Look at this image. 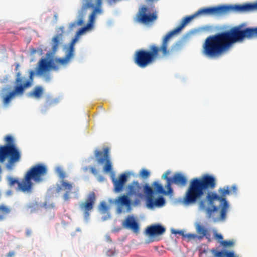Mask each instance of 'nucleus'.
<instances>
[{
    "label": "nucleus",
    "instance_id": "obj_15",
    "mask_svg": "<svg viewBox=\"0 0 257 257\" xmlns=\"http://www.w3.org/2000/svg\"><path fill=\"white\" fill-rule=\"evenodd\" d=\"M127 175L123 173L120 174L118 179L112 177V181L114 185V190L116 192L121 191L127 180Z\"/></svg>",
    "mask_w": 257,
    "mask_h": 257
},
{
    "label": "nucleus",
    "instance_id": "obj_29",
    "mask_svg": "<svg viewBox=\"0 0 257 257\" xmlns=\"http://www.w3.org/2000/svg\"><path fill=\"white\" fill-rule=\"evenodd\" d=\"M220 242L221 244L225 247L232 246H233V245L234 244V242L232 241H230V240L221 241Z\"/></svg>",
    "mask_w": 257,
    "mask_h": 257
},
{
    "label": "nucleus",
    "instance_id": "obj_37",
    "mask_svg": "<svg viewBox=\"0 0 257 257\" xmlns=\"http://www.w3.org/2000/svg\"><path fill=\"white\" fill-rule=\"evenodd\" d=\"M32 234V230L28 229L26 231V235L27 236H30Z\"/></svg>",
    "mask_w": 257,
    "mask_h": 257
},
{
    "label": "nucleus",
    "instance_id": "obj_16",
    "mask_svg": "<svg viewBox=\"0 0 257 257\" xmlns=\"http://www.w3.org/2000/svg\"><path fill=\"white\" fill-rule=\"evenodd\" d=\"M166 229L160 224H154L148 226L146 229V234L150 236L162 235Z\"/></svg>",
    "mask_w": 257,
    "mask_h": 257
},
{
    "label": "nucleus",
    "instance_id": "obj_1",
    "mask_svg": "<svg viewBox=\"0 0 257 257\" xmlns=\"http://www.w3.org/2000/svg\"><path fill=\"white\" fill-rule=\"evenodd\" d=\"M215 186V178L211 175L206 174L201 178H194L191 180L183 198V202L186 205L199 201V208L204 210L207 217L215 222L225 220L229 207L226 196L236 194L237 190L236 186L233 185L219 188V195L214 192H208L206 199L209 207H206L205 200L201 198L206 190L213 189Z\"/></svg>",
    "mask_w": 257,
    "mask_h": 257
},
{
    "label": "nucleus",
    "instance_id": "obj_27",
    "mask_svg": "<svg viewBox=\"0 0 257 257\" xmlns=\"http://www.w3.org/2000/svg\"><path fill=\"white\" fill-rule=\"evenodd\" d=\"M211 252L213 254V257H227V254L229 251H217L215 249L211 250Z\"/></svg>",
    "mask_w": 257,
    "mask_h": 257
},
{
    "label": "nucleus",
    "instance_id": "obj_17",
    "mask_svg": "<svg viewBox=\"0 0 257 257\" xmlns=\"http://www.w3.org/2000/svg\"><path fill=\"white\" fill-rule=\"evenodd\" d=\"M74 48H69V50L67 52L64 58L55 59V62L59 65H65L68 63L69 60L73 56Z\"/></svg>",
    "mask_w": 257,
    "mask_h": 257
},
{
    "label": "nucleus",
    "instance_id": "obj_2",
    "mask_svg": "<svg viewBox=\"0 0 257 257\" xmlns=\"http://www.w3.org/2000/svg\"><path fill=\"white\" fill-rule=\"evenodd\" d=\"M230 12L248 13L257 11V1L242 5H230ZM257 37V28H247L242 30L240 26H235L229 30L218 33L207 37L205 40V56L216 58L228 51L232 45L244 38Z\"/></svg>",
    "mask_w": 257,
    "mask_h": 257
},
{
    "label": "nucleus",
    "instance_id": "obj_34",
    "mask_svg": "<svg viewBox=\"0 0 257 257\" xmlns=\"http://www.w3.org/2000/svg\"><path fill=\"white\" fill-rule=\"evenodd\" d=\"M77 40H78V37L75 36V37L71 41V42L70 44L69 47L74 48V45H75V43L77 42Z\"/></svg>",
    "mask_w": 257,
    "mask_h": 257
},
{
    "label": "nucleus",
    "instance_id": "obj_33",
    "mask_svg": "<svg viewBox=\"0 0 257 257\" xmlns=\"http://www.w3.org/2000/svg\"><path fill=\"white\" fill-rule=\"evenodd\" d=\"M214 237L216 239L218 240L219 241H223V236L221 234H218L215 232L214 234Z\"/></svg>",
    "mask_w": 257,
    "mask_h": 257
},
{
    "label": "nucleus",
    "instance_id": "obj_14",
    "mask_svg": "<svg viewBox=\"0 0 257 257\" xmlns=\"http://www.w3.org/2000/svg\"><path fill=\"white\" fill-rule=\"evenodd\" d=\"M122 226L126 229L131 230L134 233H138L139 225L133 216L128 215L122 222Z\"/></svg>",
    "mask_w": 257,
    "mask_h": 257
},
{
    "label": "nucleus",
    "instance_id": "obj_9",
    "mask_svg": "<svg viewBox=\"0 0 257 257\" xmlns=\"http://www.w3.org/2000/svg\"><path fill=\"white\" fill-rule=\"evenodd\" d=\"M96 197L94 192H90L87 195L85 201L79 204V208L83 212V216L86 220H88L91 211L93 210Z\"/></svg>",
    "mask_w": 257,
    "mask_h": 257
},
{
    "label": "nucleus",
    "instance_id": "obj_35",
    "mask_svg": "<svg viewBox=\"0 0 257 257\" xmlns=\"http://www.w3.org/2000/svg\"><path fill=\"white\" fill-rule=\"evenodd\" d=\"M90 169L92 174H93L94 175H96L97 174V171L95 167H91Z\"/></svg>",
    "mask_w": 257,
    "mask_h": 257
},
{
    "label": "nucleus",
    "instance_id": "obj_22",
    "mask_svg": "<svg viewBox=\"0 0 257 257\" xmlns=\"http://www.w3.org/2000/svg\"><path fill=\"white\" fill-rule=\"evenodd\" d=\"M109 206L107 205L105 201H102L100 203L99 206V210L102 214L107 213V216L104 217H103L102 220L103 221H105L108 218L110 217V215L108 212L109 210Z\"/></svg>",
    "mask_w": 257,
    "mask_h": 257
},
{
    "label": "nucleus",
    "instance_id": "obj_32",
    "mask_svg": "<svg viewBox=\"0 0 257 257\" xmlns=\"http://www.w3.org/2000/svg\"><path fill=\"white\" fill-rule=\"evenodd\" d=\"M87 29V27H83L80 28L76 33V36L78 37L79 35L82 34Z\"/></svg>",
    "mask_w": 257,
    "mask_h": 257
},
{
    "label": "nucleus",
    "instance_id": "obj_18",
    "mask_svg": "<svg viewBox=\"0 0 257 257\" xmlns=\"http://www.w3.org/2000/svg\"><path fill=\"white\" fill-rule=\"evenodd\" d=\"M128 196L127 194L119 196L115 200L116 203L120 206H125L128 209H130L132 202Z\"/></svg>",
    "mask_w": 257,
    "mask_h": 257
},
{
    "label": "nucleus",
    "instance_id": "obj_21",
    "mask_svg": "<svg viewBox=\"0 0 257 257\" xmlns=\"http://www.w3.org/2000/svg\"><path fill=\"white\" fill-rule=\"evenodd\" d=\"M196 232L198 234L197 235L196 239H198L199 240L202 239L204 237H206L208 238V230L204 226L197 224L196 226Z\"/></svg>",
    "mask_w": 257,
    "mask_h": 257
},
{
    "label": "nucleus",
    "instance_id": "obj_25",
    "mask_svg": "<svg viewBox=\"0 0 257 257\" xmlns=\"http://www.w3.org/2000/svg\"><path fill=\"white\" fill-rule=\"evenodd\" d=\"M153 185L156 191L159 193L163 194L164 195H169L172 193L169 192L168 189H167V190L165 191L164 189L163 186L157 182H154Z\"/></svg>",
    "mask_w": 257,
    "mask_h": 257
},
{
    "label": "nucleus",
    "instance_id": "obj_12",
    "mask_svg": "<svg viewBox=\"0 0 257 257\" xmlns=\"http://www.w3.org/2000/svg\"><path fill=\"white\" fill-rule=\"evenodd\" d=\"M84 1H85V3L83 6V9H87L88 8H94L95 6H96V7L93 9L92 12L91 13L89 16V25H91L95 21L96 13H100L101 11L100 7L102 4V0H96L95 4L93 3V0Z\"/></svg>",
    "mask_w": 257,
    "mask_h": 257
},
{
    "label": "nucleus",
    "instance_id": "obj_41",
    "mask_svg": "<svg viewBox=\"0 0 257 257\" xmlns=\"http://www.w3.org/2000/svg\"><path fill=\"white\" fill-rule=\"evenodd\" d=\"M19 67V65L18 64H17L15 67V71H17L18 70Z\"/></svg>",
    "mask_w": 257,
    "mask_h": 257
},
{
    "label": "nucleus",
    "instance_id": "obj_30",
    "mask_svg": "<svg viewBox=\"0 0 257 257\" xmlns=\"http://www.w3.org/2000/svg\"><path fill=\"white\" fill-rule=\"evenodd\" d=\"M140 175L142 177L147 178L149 176L150 173L146 169H142L140 172Z\"/></svg>",
    "mask_w": 257,
    "mask_h": 257
},
{
    "label": "nucleus",
    "instance_id": "obj_38",
    "mask_svg": "<svg viewBox=\"0 0 257 257\" xmlns=\"http://www.w3.org/2000/svg\"><path fill=\"white\" fill-rule=\"evenodd\" d=\"M50 79H51V77H50V76L49 75H46V76H45V80L46 82L50 81Z\"/></svg>",
    "mask_w": 257,
    "mask_h": 257
},
{
    "label": "nucleus",
    "instance_id": "obj_28",
    "mask_svg": "<svg viewBox=\"0 0 257 257\" xmlns=\"http://www.w3.org/2000/svg\"><path fill=\"white\" fill-rule=\"evenodd\" d=\"M144 190L145 193L150 195L149 196H152L151 195L153 193V190L152 189L148 184H146L145 185L144 187Z\"/></svg>",
    "mask_w": 257,
    "mask_h": 257
},
{
    "label": "nucleus",
    "instance_id": "obj_3",
    "mask_svg": "<svg viewBox=\"0 0 257 257\" xmlns=\"http://www.w3.org/2000/svg\"><path fill=\"white\" fill-rule=\"evenodd\" d=\"M230 5H220L211 7L203 8L194 14L185 17L179 26L168 33L164 37L161 45H150L148 49H139L134 54L133 61L141 68H144L155 63L157 60L166 57L169 54L168 41L174 35L179 33L190 21L200 15L223 14L230 12Z\"/></svg>",
    "mask_w": 257,
    "mask_h": 257
},
{
    "label": "nucleus",
    "instance_id": "obj_44",
    "mask_svg": "<svg viewBox=\"0 0 257 257\" xmlns=\"http://www.w3.org/2000/svg\"><path fill=\"white\" fill-rule=\"evenodd\" d=\"M7 90V88H4L2 90V92H5Z\"/></svg>",
    "mask_w": 257,
    "mask_h": 257
},
{
    "label": "nucleus",
    "instance_id": "obj_43",
    "mask_svg": "<svg viewBox=\"0 0 257 257\" xmlns=\"http://www.w3.org/2000/svg\"><path fill=\"white\" fill-rule=\"evenodd\" d=\"M87 170H88V168L87 167L83 168V170L84 171H87Z\"/></svg>",
    "mask_w": 257,
    "mask_h": 257
},
{
    "label": "nucleus",
    "instance_id": "obj_11",
    "mask_svg": "<svg viewBox=\"0 0 257 257\" xmlns=\"http://www.w3.org/2000/svg\"><path fill=\"white\" fill-rule=\"evenodd\" d=\"M148 9L145 6H142L136 15L135 21L142 24H148L156 20L157 16L155 13H147Z\"/></svg>",
    "mask_w": 257,
    "mask_h": 257
},
{
    "label": "nucleus",
    "instance_id": "obj_19",
    "mask_svg": "<svg viewBox=\"0 0 257 257\" xmlns=\"http://www.w3.org/2000/svg\"><path fill=\"white\" fill-rule=\"evenodd\" d=\"M147 202L148 206L150 207L162 206L165 204V200L163 197H160L154 200L152 196H148Z\"/></svg>",
    "mask_w": 257,
    "mask_h": 257
},
{
    "label": "nucleus",
    "instance_id": "obj_36",
    "mask_svg": "<svg viewBox=\"0 0 257 257\" xmlns=\"http://www.w3.org/2000/svg\"><path fill=\"white\" fill-rule=\"evenodd\" d=\"M227 257H237L234 255L233 252L230 251L227 254Z\"/></svg>",
    "mask_w": 257,
    "mask_h": 257
},
{
    "label": "nucleus",
    "instance_id": "obj_42",
    "mask_svg": "<svg viewBox=\"0 0 257 257\" xmlns=\"http://www.w3.org/2000/svg\"><path fill=\"white\" fill-rule=\"evenodd\" d=\"M117 211L119 213H121V211H122L121 209L120 208H118Z\"/></svg>",
    "mask_w": 257,
    "mask_h": 257
},
{
    "label": "nucleus",
    "instance_id": "obj_20",
    "mask_svg": "<svg viewBox=\"0 0 257 257\" xmlns=\"http://www.w3.org/2000/svg\"><path fill=\"white\" fill-rule=\"evenodd\" d=\"M171 232L174 234H179L182 236L183 239H186L188 241H191L192 240H195L197 237V235L195 234L192 233H185L184 231L183 230H178L175 229H172Z\"/></svg>",
    "mask_w": 257,
    "mask_h": 257
},
{
    "label": "nucleus",
    "instance_id": "obj_40",
    "mask_svg": "<svg viewBox=\"0 0 257 257\" xmlns=\"http://www.w3.org/2000/svg\"><path fill=\"white\" fill-rule=\"evenodd\" d=\"M14 253L13 252H10L7 254V257H12L14 255Z\"/></svg>",
    "mask_w": 257,
    "mask_h": 257
},
{
    "label": "nucleus",
    "instance_id": "obj_5",
    "mask_svg": "<svg viewBox=\"0 0 257 257\" xmlns=\"http://www.w3.org/2000/svg\"><path fill=\"white\" fill-rule=\"evenodd\" d=\"M34 75V72L31 70L29 72V80H27L22 84V78L20 77L21 73L19 71L17 72V78L15 79L16 85L14 86L12 91L2 96L3 104H9L16 96H22L24 94L25 89L31 86Z\"/></svg>",
    "mask_w": 257,
    "mask_h": 257
},
{
    "label": "nucleus",
    "instance_id": "obj_10",
    "mask_svg": "<svg viewBox=\"0 0 257 257\" xmlns=\"http://www.w3.org/2000/svg\"><path fill=\"white\" fill-rule=\"evenodd\" d=\"M57 173L59 177L62 179L60 185L57 187V192L59 193L62 191H65V192L63 195V199L65 201H68L70 198V195L72 193V184L64 180V179L65 178V173L61 168L57 169Z\"/></svg>",
    "mask_w": 257,
    "mask_h": 257
},
{
    "label": "nucleus",
    "instance_id": "obj_31",
    "mask_svg": "<svg viewBox=\"0 0 257 257\" xmlns=\"http://www.w3.org/2000/svg\"><path fill=\"white\" fill-rule=\"evenodd\" d=\"M82 23V20H80L76 22H74L71 23L69 25V28L70 30H72L73 27H75L76 25H81Z\"/></svg>",
    "mask_w": 257,
    "mask_h": 257
},
{
    "label": "nucleus",
    "instance_id": "obj_39",
    "mask_svg": "<svg viewBox=\"0 0 257 257\" xmlns=\"http://www.w3.org/2000/svg\"><path fill=\"white\" fill-rule=\"evenodd\" d=\"M59 29L61 31V33L60 34H63V33H64V27H63V26H61V27H60L59 28Z\"/></svg>",
    "mask_w": 257,
    "mask_h": 257
},
{
    "label": "nucleus",
    "instance_id": "obj_26",
    "mask_svg": "<svg viewBox=\"0 0 257 257\" xmlns=\"http://www.w3.org/2000/svg\"><path fill=\"white\" fill-rule=\"evenodd\" d=\"M62 37V34L58 35L55 36L52 40L53 41V46H52V50L53 52H55L58 47L59 44V41Z\"/></svg>",
    "mask_w": 257,
    "mask_h": 257
},
{
    "label": "nucleus",
    "instance_id": "obj_8",
    "mask_svg": "<svg viewBox=\"0 0 257 257\" xmlns=\"http://www.w3.org/2000/svg\"><path fill=\"white\" fill-rule=\"evenodd\" d=\"M59 68L60 65L56 63L55 60L54 61L46 58H41L37 64L36 72L38 75H42L51 69L57 71Z\"/></svg>",
    "mask_w": 257,
    "mask_h": 257
},
{
    "label": "nucleus",
    "instance_id": "obj_23",
    "mask_svg": "<svg viewBox=\"0 0 257 257\" xmlns=\"http://www.w3.org/2000/svg\"><path fill=\"white\" fill-rule=\"evenodd\" d=\"M11 212L10 207L4 204L0 205V221L4 220Z\"/></svg>",
    "mask_w": 257,
    "mask_h": 257
},
{
    "label": "nucleus",
    "instance_id": "obj_24",
    "mask_svg": "<svg viewBox=\"0 0 257 257\" xmlns=\"http://www.w3.org/2000/svg\"><path fill=\"white\" fill-rule=\"evenodd\" d=\"M43 90L42 87L37 86L29 94V96H33L36 98H40L43 94Z\"/></svg>",
    "mask_w": 257,
    "mask_h": 257
},
{
    "label": "nucleus",
    "instance_id": "obj_13",
    "mask_svg": "<svg viewBox=\"0 0 257 257\" xmlns=\"http://www.w3.org/2000/svg\"><path fill=\"white\" fill-rule=\"evenodd\" d=\"M143 187L138 181H134L127 186L128 195L141 197L143 195Z\"/></svg>",
    "mask_w": 257,
    "mask_h": 257
},
{
    "label": "nucleus",
    "instance_id": "obj_4",
    "mask_svg": "<svg viewBox=\"0 0 257 257\" xmlns=\"http://www.w3.org/2000/svg\"><path fill=\"white\" fill-rule=\"evenodd\" d=\"M47 173L46 165L38 163L31 166L25 173L23 178L21 181L18 179L12 177L7 178L9 185L12 187L17 184V191L24 193L31 194L33 190L34 183H40L44 180V178Z\"/></svg>",
    "mask_w": 257,
    "mask_h": 257
},
{
    "label": "nucleus",
    "instance_id": "obj_6",
    "mask_svg": "<svg viewBox=\"0 0 257 257\" xmlns=\"http://www.w3.org/2000/svg\"><path fill=\"white\" fill-rule=\"evenodd\" d=\"M94 156L98 164H104V172H110L112 171V163L110 157V148L108 147H104L102 151L95 150Z\"/></svg>",
    "mask_w": 257,
    "mask_h": 257
},
{
    "label": "nucleus",
    "instance_id": "obj_7",
    "mask_svg": "<svg viewBox=\"0 0 257 257\" xmlns=\"http://www.w3.org/2000/svg\"><path fill=\"white\" fill-rule=\"evenodd\" d=\"M170 172L167 171L162 175V178L166 180L167 183L165 187L168 189V192L173 193V189L171 187V184L174 183L179 186L183 187L186 185L187 182L186 177L180 173H175L172 178L168 177Z\"/></svg>",
    "mask_w": 257,
    "mask_h": 257
}]
</instances>
